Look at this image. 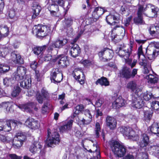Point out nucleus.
<instances>
[{
	"label": "nucleus",
	"mask_w": 159,
	"mask_h": 159,
	"mask_svg": "<svg viewBox=\"0 0 159 159\" xmlns=\"http://www.w3.org/2000/svg\"><path fill=\"white\" fill-rule=\"evenodd\" d=\"M95 131L96 137H99L100 136L99 133L101 132V128L100 125L98 122H97L96 124Z\"/></svg>",
	"instance_id": "56"
},
{
	"label": "nucleus",
	"mask_w": 159,
	"mask_h": 159,
	"mask_svg": "<svg viewBox=\"0 0 159 159\" xmlns=\"http://www.w3.org/2000/svg\"><path fill=\"white\" fill-rule=\"evenodd\" d=\"M41 92V95L40 92L39 91H37L36 94L37 100L39 103H43L44 98L47 99L49 96L48 92L44 88L42 89Z\"/></svg>",
	"instance_id": "19"
},
{
	"label": "nucleus",
	"mask_w": 159,
	"mask_h": 159,
	"mask_svg": "<svg viewBox=\"0 0 159 159\" xmlns=\"http://www.w3.org/2000/svg\"><path fill=\"white\" fill-rule=\"evenodd\" d=\"M34 119L32 118H28L25 123V125L28 127H30L31 125H32V122Z\"/></svg>",
	"instance_id": "62"
},
{
	"label": "nucleus",
	"mask_w": 159,
	"mask_h": 159,
	"mask_svg": "<svg viewBox=\"0 0 159 159\" xmlns=\"http://www.w3.org/2000/svg\"><path fill=\"white\" fill-rule=\"evenodd\" d=\"M84 107L82 104L78 105H77L73 110V113L71 116V117L74 119L84 109Z\"/></svg>",
	"instance_id": "38"
},
{
	"label": "nucleus",
	"mask_w": 159,
	"mask_h": 159,
	"mask_svg": "<svg viewBox=\"0 0 159 159\" xmlns=\"http://www.w3.org/2000/svg\"><path fill=\"white\" fill-rule=\"evenodd\" d=\"M111 147L114 154L119 157L124 156L126 153L125 147L119 142L113 141L111 143Z\"/></svg>",
	"instance_id": "5"
},
{
	"label": "nucleus",
	"mask_w": 159,
	"mask_h": 159,
	"mask_svg": "<svg viewBox=\"0 0 159 159\" xmlns=\"http://www.w3.org/2000/svg\"><path fill=\"white\" fill-rule=\"evenodd\" d=\"M50 79L52 82L60 83L63 79L62 74L58 69H54L51 74Z\"/></svg>",
	"instance_id": "9"
},
{
	"label": "nucleus",
	"mask_w": 159,
	"mask_h": 159,
	"mask_svg": "<svg viewBox=\"0 0 159 159\" xmlns=\"http://www.w3.org/2000/svg\"><path fill=\"white\" fill-rule=\"evenodd\" d=\"M138 58L139 64L144 68V73L145 74L148 73V70L147 67L150 66L149 63L147 61L145 57H140Z\"/></svg>",
	"instance_id": "27"
},
{
	"label": "nucleus",
	"mask_w": 159,
	"mask_h": 159,
	"mask_svg": "<svg viewBox=\"0 0 159 159\" xmlns=\"http://www.w3.org/2000/svg\"><path fill=\"white\" fill-rule=\"evenodd\" d=\"M48 137L46 143L49 147H53L58 144L60 141L59 135L56 132L51 133L50 129H48Z\"/></svg>",
	"instance_id": "4"
},
{
	"label": "nucleus",
	"mask_w": 159,
	"mask_h": 159,
	"mask_svg": "<svg viewBox=\"0 0 159 159\" xmlns=\"http://www.w3.org/2000/svg\"><path fill=\"white\" fill-rule=\"evenodd\" d=\"M113 52L110 49L104 48L98 53L100 57H102L101 59L103 61H106L111 59L113 57Z\"/></svg>",
	"instance_id": "11"
},
{
	"label": "nucleus",
	"mask_w": 159,
	"mask_h": 159,
	"mask_svg": "<svg viewBox=\"0 0 159 159\" xmlns=\"http://www.w3.org/2000/svg\"><path fill=\"white\" fill-rule=\"evenodd\" d=\"M81 28V29L78 35L76 38L74 39L73 42H71V44L72 46L70 49V53L71 56L73 57H76L78 56L81 52V49L78 44L75 43L80 36L84 32V28H83V27L82 26Z\"/></svg>",
	"instance_id": "7"
},
{
	"label": "nucleus",
	"mask_w": 159,
	"mask_h": 159,
	"mask_svg": "<svg viewBox=\"0 0 159 159\" xmlns=\"http://www.w3.org/2000/svg\"><path fill=\"white\" fill-rule=\"evenodd\" d=\"M106 122L107 126L111 129H114L116 126V120L113 117L107 116L106 118Z\"/></svg>",
	"instance_id": "28"
},
{
	"label": "nucleus",
	"mask_w": 159,
	"mask_h": 159,
	"mask_svg": "<svg viewBox=\"0 0 159 159\" xmlns=\"http://www.w3.org/2000/svg\"><path fill=\"white\" fill-rule=\"evenodd\" d=\"M142 140L139 143V145L140 146V148H141V149H143L144 151L146 152V150L148 149V144L149 143V137L146 134H143L142 135Z\"/></svg>",
	"instance_id": "21"
},
{
	"label": "nucleus",
	"mask_w": 159,
	"mask_h": 159,
	"mask_svg": "<svg viewBox=\"0 0 159 159\" xmlns=\"http://www.w3.org/2000/svg\"><path fill=\"white\" fill-rule=\"evenodd\" d=\"M84 113L86 118H83L81 120L82 122L84 124H89L92 120V116L89 110L86 109L84 111Z\"/></svg>",
	"instance_id": "32"
},
{
	"label": "nucleus",
	"mask_w": 159,
	"mask_h": 159,
	"mask_svg": "<svg viewBox=\"0 0 159 159\" xmlns=\"http://www.w3.org/2000/svg\"><path fill=\"white\" fill-rule=\"evenodd\" d=\"M74 20L73 17H69L65 18L64 21V23L67 28L66 31V35L69 37H72L73 36V29L70 26L73 24Z\"/></svg>",
	"instance_id": "15"
},
{
	"label": "nucleus",
	"mask_w": 159,
	"mask_h": 159,
	"mask_svg": "<svg viewBox=\"0 0 159 159\" xmlns=\"http://www.w3.org/2000/svg\"><path fill=\"white\" fill-rule=\"evenodd\" d=\"M58 4L57 3H47L46 7L50 11L51 15L55 16H59L60 13L59 11Z\"/></svg>",
	"instance_id": "12"
},
{
	"label": "nucleus",
	"mask_w": 159,
	"mask_h": 159,
	"mask_svg": "<svg viewBox=\"0 0 159 159\" xmlns=\"http://www.w3.org/2000/svg\"><path fill=\"white\" fill-rule=\"evenodd\" d=\"M143 7L142 5H138V10L137 13V16L134 19V22L136 24L144 25L145 22L143 20Z\"/></svg>",
	"instance_id": "14"
},
{
	"label": "nucleus",
	"mask_w": 159,
	"mask_h": 159,
	"mask_svg": "<svg viewBox=\"0 0 159 159\" xmlns=\"http://www.w3.org/2000/svg\"><path fill=\"white\" fill-rule=\"evenodd\" d=\"M9 52L8 48L5 46L0 45V56L5 57Z\"/></svg>",
	"instance_id": "43"
},
{
	"label": "nucleus",
	"mask_w": 159,
	"mask_h": 159,
	"mask_svg": "<svg viewBox=\"0 0 159 159\" xmlns=\"http://www.w3.org/2000/svg\"><path fill=\"white\" fill-rule=\"evenodd\" d=\"M148 159V155L145 153L142 152L140 153L139 155H137L136 159Z\"/></svg>",
	"instance_id": "61"
},
{
	"label": "nucleus",
	"mask_w": 159,
	"mask_h": 159,
	"mask_svg": "<svg viewBox=\"0 0 159 159\" xmlns=\"http://www.w3.org/2000/svg\"><path fill=\"white\" fill-rule=\"evenodd\" d=\"M21 122L18 121L16 120H11L7 121L6 123L4 122L2 130L5 132H9L11 130V124H14V125H18L19 124H21Z\"/></svg>",
	"instance_id": "20"
},
{
	"label": "nucleus",
	"mask_w": 159,
	"mask_h": 159,
	"mask_svg": "<svg viewBox=\"0 0 159 159\" xmlns=\"http://www.w3.org/2000/svg\"><path fill=\"white\" fill-rule=\"evenodd\" d=\"M73 75L75 80H78L81 84L83 85L84 84L85 77L81 70L75 69L73 72Z\"/></svg>",
	"instance_id": "18"
},
{
	"label": "nucleus",
	"mask_w": 159,
	"mask_h": 159,
	"mask_svg": "<svg viewBox=\"0 0 159 159\" xmlns=\"http://www.w3.org/2000/svg\"><path fill=\"white\" fill-rule=\"evenodd\" d=\"M113 98L115 100L112 104V107L114 108H119L124 106L125 104V101L121 96H119L116 99L114 98Z\"/></svg>",
	"instance_id": "24"
},
{
	"label": "nucleus",
	"mask_w": 159,
	"mask_h": 159,
	"mask_svg": "<svg viewBox=\"0 0 159 159\" xmlns=\"http://www.w3.org/2000/svg\"><path fill=\"white\" fill-rule=\"evenodd\" d=\"M46 2L47 3H57V4L60 6L63 7L65 10V14L67 12L68 10L70 7V5L68 3L66 7H63L65 4L64 1L63 0H46Z\"/></svg>",
	"instance_id": "31"
},
{
	"label": "nucleus",
	"mask_w": 159,
	"mask_h": 159,
	"mask_svg": "<svg viewBox=\"0 0 159 159\" xmlns=\"http://www.w3.org/2000/svg\"><path fill=\"white\" fill-rule=\"evenodd\" d=\"M132 45L131 44L127 48L124 49L120 47L115 51L116 53L120 57L124 58L126 63L130 66L131 68L134 67L137 62L136 60L134 59L132 61V59L129 58L132 53Z\"/></svg>",
	"instance_id": "2"
},
{
	"label": "nucleus",
	"mask_w": 159,
	"mask_h": 159,
	"mask_svg": "<svg viewBox=\"0 0 159 159\" xmlns=\"http://www.w3.org/2000/svg\"><path fill=\"white\" fill-rule=\"evenodd\" d=\"M146 55L149 60H154L159 54V50L155 49H146Z\"/></svg>",
	"instance_id": "22"
},
{
	"label": "nucleus",
	"mask_w": 159,
	"mask_h": 159,
	"mask_svg": "<svg viewBox=\"0 0 159 159\" xmlns=\"http://www.w3.org/2000/svg\"><path fill=\"white\" fill-rule=\"evenodd\" d=\"M131 106L134 108L138 109L142 108L145 103L139 94L137 95H132Z\"/></svg>",
	"instance_id": "10"
},
{
	"label": "nucleus",
	"mask_w": 159,
	"mask_h": 159,
	"mask_svg": "<svg viewBox=\"0 0 159 159\" xmlns=\"http://www.w3.org/2000/svg\"><path fill=\"white\" fill-rule=\"evenodd\" d=\"M13 79L11 78H6L3 80V83L4 85L6 86H11V84L14 83L15 81V78H13Z\"/></svg>",
	"instance_id": "48"
},
{
	"label": "nucleus",
	"mask_w": 159,
	"mask_h": 159,
	"mask_svg": "<svg viewBox=\"0 0 159 159\" xmlns=\"http://www.w3.org/2000/svg\"><path fill=\"white\" fill-rule=\"evenodd\" d=\"M65 96V93H63L59 95L58 97V100L60 101V103L61 104L63 105L64 103L63 99H64Z\"/></svg>",
	"instance_id": "63"
},
{
	"label": "nucleus",
	"mask_w": 159,
	"mask_h": 159,
	"mask_svg": "<svg viewBox=\"0 0 159 159\" xmlns=\"http://www.w3.org/2000/svg\"><path fill=\"white\" fill-rule=\"evenodd\" d=\"M150 33L152 35H155L159 33V25L157 24L151 25L149 28Z\"/></svg>",
	"instance_id": "40"
},
{
	"label": "nucleus",
	"mask_w": 159,
	"mask_h": 159,
	"mask_svg": "<svg viewBox=\"0 0 159 159\" xmlns=\"http://www.w3.org/2000/svg\"><path fill=\"white\" fill-rule=\"evenodd\" d=\"M42 146V145L40 142L38 141H34L30 146L29 150L30 152L33 154L37 153L38 152L40 151Z\"/></svg>",
	"instance_id": "25"
},
{
	"label": "nucleus",
	"mask_w": 159,
	"mask_h": 159,
	"mask_svg": "<svg viewBox=\"0 0 159 159\" xmlns=\"http://www.w3.org/2000/svg\"><path fill=\"white\" fill-rule=\"evenodd\" d=\"M120 130L126 138L135 141L139 139V135L131 128L122 126L120 128Z\"/></svg>",
	"instance_id": "6"
},
{
	"label": "nucleus",
	"mask_w": 159,
	"mask_h": 159,
	"mask_svg": "<svg viewBox=\"0 0 159 159\" xmlns=\"http://www.w3.org/2000/svg\"><path fill=\"white\" fill-rule=\"evenodd\" d=\"M125 30L122 26L120 27L118 25H116L113 27L112 30H111V34L112 35L115 33L117 34L114 37V39H115L117 35H120L121 37V38H123L125 35Z\"/></svg>",
	"instance_id": "23"
},
{
	"label": "nucleus",
	"mask_w": 159,
	"mask_h": 159,
	"mask_svg": "<svg viewBox=\"0 0 159 159\" xmlns=\"http://www.w3.org/2000/svg\"><path fill=\"white\" fill-rule=\"evenodd\" d=\"M137 54L138 57L139 58L141 57H141H145L144 52H143V48L142 45H140L138 48Z\"/></svg>",
	"instance_id": "60"
},
{
	"label": "nucleus",
	"mask_w": 159,
	"mask_h": 159,
	"mask_svg": "<svg viewBox=\"0 0 159 159\" xmlns=\"http://www.w3.org/2000/svg\"><path fill=\"white\" fill-rule=\"evenodd\" d=\"M107 11L104 8L101 7L95 8L93 14L92 16L95 20H97L105 12Z\"/></svg>",
	"instance_id": "29"
},
{
	"label": "nucleus",
	"mask_w": 159,
	"mask_h": 159,
	"mask_svg": "<svg viewBox=\"0 0 159 159\" xmlns=\"http://www.w3.org/2000/svg\"><path fill=\"white\" fill-rule=\"evenodd\" d=\"M151 107L153 110L159 111V102L157 101H153L151 103Z\"/></svg>",
	"instance_id": "57"
},
{
	"label": "nucleus",
	"mask_w": 159,
	"mask_h": 159,
	"mask_svg": "<svg viewBox=\"0 0 159 159\" xmlns=\"http://www.w3.org/2000/svg\"><path fill=\"white\" fill-rule=\"evenodd\" d=\"M10 69L9 66L6 64L0 65V71L1 73H4L8 71Z\"/></svg>",
	"instance_id": "53"
},
{
	"label": "nucleus",
	"mask_w": 159,
	"mask_h": 159,
	"mask_svg": "<svg viewBox=\"0 0 159 159\" xmlns=\"http://www.w3.org/2000/svg\"><path fill=\"white\" fill-rule=\"evenodd\" d=\"M106 20L108 24L114 25L115 23H118V17L114 15L109 14L106 16Z\"/></svg>",
	"instance_id": "33"
},
{
	"label": "nucleus",
	"mask_w": 159,
	"mask_h": 159,
	"mask_svg": "<svg viewBox=\"0 0 159 159\" xmlns=\"http://www.w3.org/2000/svg\"><path fill=\"white\" fill-rule=\"evenodd\" d=\"M152 116V113L147 111L144 112V118L146 121H148L151 119Z\"/></svg>",
	"instance_id": "52"
},
{
	"label": "nucleus",
	"mask_w": 159,
	"mask_h": 159,
	"mask_svg": "<svg viewBox=\"0 0 159 159\" xmlns=\"http://www.w3.org/2000/svg\"><path fill=\"white\" fill-rule=\"evenodd\" d=\"M104 100L102 98H100L96 101L95 103V106L96 107H99L101 106L104 103Z\"/></svg>",
	"instance_id": "64"
},
{
	"label": "nucleus",
	"mask_w": 159,
	"mask_h": 159,
	"mask_svg": "<svg viewBox=\"0 0 159 159\" xmlns=\"http://www.w3.org/2000/svg\"><path fill=\"white\" fill-rule=\"evenodd\" d=\"M16 13L15 10L13 9H11L9 13V16L10 18L11 19H14V20H16L17 19V17L15 16Z\"/></svg>",
	"instance_id": "58"
},
{
	"label": "nucleus",
	"mask_w": 159,
	"mask_h": 159,
	"mask_svg": "<svg viewBox=\"0 0 159 159\" xmlns=\"http://www.w3.org/2000/svg\"><path fill=\"white\" fill-rule=\"evenodd\" d=\"M73 121L70 120L68 121L66 124L60 127V130L61 132L66 131L70 129L72 127Z\"/></svg>",
	"instance_id": "37"
},
{
	"label": "nucleus",
	"mask_w": 159,
	"mask_h": 159,
	"mask_svg": "<svg viewBox=\"0 0 159 159\" xmlns=\"http://www.w3.org/2000/svg\"><path fill=\"white\" fill-rule=\"evenodd\" d=\"M67 42L68 40L66 39L57 38L52 42V45L48 47V50H49L50 52L52 51L54 47L58 48H61L65 45Z\"/></svg>",
	"instance_id": "8"
},
{
	"label": "nucleus",
	"mask_w": 159,
	"mask_h": 159,
	"mask_svg": "<svg viewBox=\"0 0 159 159\" xmlns=\"http://www.w3.org/2000/svg\"><path fill=\"white\" fill-rule=\"evenodd\" d=\"M141 92H140L139 96L141 97V98L142 99V97L143 98V99L146 101H148L151 98L152 96V93L150 92H148L147 91L144 93L142 94Z\"/></svg>",
	"instance_id": "45"
},
{
	"label": "nucleus",
	"mask_w": 159,
	"mask_h": 159,
	"mask_svg": "<svg viewBox=\"0 0 159 159\" xmlns=\"http://www.w3.org/2000/svg\"><path fill=\"white\" fill-rule=\"evenodd\" d=\"M18 107L23 111L27 112H30L31 111V103H29L27 104L20 105Z\"/></svg>",
	"instance_id": "46"
},
{
	"label": "nucleus",
	"mask_w": 159,
	"mask_h": 159,
	"mask_svg": "<svg viewBox=\"0 0 159 159\" xmlns=\"http://www.w3.org/2000/svg\"><path fill=\"white\" fill-rule=\"evenodd\" d=\"M48 53L47 54H45L44 55V57H43L44 60L45 61H49L52 58V55L50 53L51 51L50 52L49 50H48Z\"/></svg>",
	"instance_id": "59"
},
{
	"label": "nucleus",
	"mask_w": 159,
	"mask_h": 159,
	"mask_svg": "<svg viewBox=\"0 0 159 159\" xmlns=\"http://www.w3.org/2000/svg\"><path fill=\"white\" fill-rule=\"evenodd\" d=\"M127 88L134 93L133 95H137L140 93H139L141 91L139 86L137 85L136 82L134 81H131L128 83L127 85Z\"/></svg>",
	"instance_id": "16"
},
{
	"label": "nucleus",
	"mask_w": 159,
	"mask_h": 159,
	"mask_svg": "<svg viewBox=\"0 0 159 159\" xmlns=\"http://www.w3.org/2000/svg\"><path fill=\"white\" fill-rule=\"evenodd\" d=\"M39 127V124L38 121L34 119L32 125L29 127L34 130L38 129Z\"/></svg>",
	"instance_id": "55"
},
{
	"label": "nucleus",
	"mask_w": 159,
	"mask_h": 159,
	"mask_svg": "<svg viewBox=\"0 0 159 159\" xmlns=\"http://www.w3.org/2000/svg\"><path fill=\"white\" fill-rule=\"evenodd\" d=\"M20 92V89L19 87L16 86L14 87L11 93V95L13 97L17 96Z\"/></svg>",
	"instance_id": "54"
},
{
	"label": "nucleus",
	"mask_w": 159,
	"mask_h": 159,
	"mask_svg": "<svg viewBox=\"0 0 159 159\" xmlns=\"http://www.w3.org/2000/svg\"><path fill=\"white\" fill-rule=\"evenodd\" d=\"M96 84L97 85L99 84L102 86L104 85L106 86L109 85V82L107 80V78L103 77L98 79L96 81Z\"/></svg>",
	"instance_id": "41"
},
{
	"label": "nucleus",
	"mask_w": 159,
	"mask_h": 159,
	"mask_svg": "<svg viewBox=\"0 0 159 159\" xmlns=\"http://www.w3.org/2000/svg\"><path fill=\"white\" fill-rule=\"evenodd\" d=\"M16 137L17 139V140L20 142H23L26 139V136L25 133L21 132L18 133L16 135Z\"/></svg>",
	"instance_id": "49"
},
{
	"label": "nucleus",
	"mask_w": 159,
	"mask_h": 159,
	"mask_svg": "<svg viewBox=\"0 0 159 159\" xmlns=\"http://www.w3.org/2000/svg\"><path fill=\"white\" fill-rule=\"evenodd\" d=\"M52 30L50 26L39 25L33 28L32 33L39 37H44L51 34Z\"/></svg>",
	"instance_id": "3"
},
{
	"label": "nucleus",
	"mask_w": 159,
	"mask_h": 159,
	"mask_svg": "<svg viewBox=\"0 0 159 159\" xmlns=\"http://www.w3.org/2000/svg\"><path fill=\"white\" fill-rule=\"evenodd\" d=\"M158 128V124L157 123H154L150 128V132L149 133L151 132L154 134H157Z\"/></svg>",
	"instance_id": "51"
},
{
	"label": "nucleus",
	"mask_w": 159,
	"mask_h": 159,
	"mask_svg": "<svg viewBox=\"0 0 159 159\" xmlns=\"http://www.w3.org/2000/svg\"><path fill=\"white\" fill-rule=\"evenodd\" d=\"M10 60L15 64H22L24 63L23 60L21 57L20 55L16 53L15 52L11 53Z\"/></svg>",
	"instance_id": "26"
},
{
	"label": "nucleus",
	"mask_w": 159,
	"mask_h": 159,
	"mask_svg": "<svg viewBox=\"0 0 159 159\" xmlns=\"http://www.w3.org/2000/svg\"><path fill=\"white\" fill-rule=\"evenodd\" d=\"M121 75L126 79H129L131 77V70L127 67H125L122 70Z\"/></svg>",
	"instance_id": "42"
},
{
	"label": "nucleus",
	"mask_w": 159,
	"mask_h": 159,
	"mask_svg": "<svg viewBox=\"0 0 159 159\" xmlns=\"http://www.w3.org/2000/svg\"><path fill=\"white\" fill-rule=\"evenodd\" d=\"M26 69L23 66H20L13 73L12 76L15 80L20 82L21 87L28 89L31 86V78L30 76L25 75Z\"/></svg>",
	"instance_id": "1"
},
{
	"label": "nucleus",
	"mask_w": 159,
	"mask_h": 159,
	"mask_svg": "<svg viewBox=\"0 0 159 159\" xmlns=\"http://www.w3.org/2000/svg\"><path fill=\"white\" fill-rule=\"evenodd\" d=\"M0 32L4 38L7 37L9 34V29L6 25H0Z\"/></svg>",
	"instance_id": "44"
},
{
	"label": "nucleus",
	"mask_w": 159,
	"mask_h": 159,
	"mask_svg": "<svg viewBox=\"0 0 159 159\" xmlns=\"http://www.w3.org/2000/svg\"><path fill=\"white\" fill-rule=\"evenodd\" d=\"M32 9L33 10V14L32 18L34 19L39 15L41 11V8L38 4L34 2L33 3Z\"/></svg>",
	"instance_id": "34"
},
{
	"label": "nucleus",
	"mask_w": 159,
	"mask_h": 159,
	"mask_svg": "<svg viewBox=\"0 0 159 159\" xmlns=\"http://www.w3.org/2000/svg\"><path fill=\"white\" fill-rule=\"evenodd\" d=\"M133 11L132 7L131 6H122L120 11V13L122 15L127 16L129 14L130 12Z\"/></svg>",
	"instance_id": "36"
},
{
	"label": "nucleus",
	"mask_w": 159,
	"mask_h": 159,
	"mask_svg": "<svg viewBox=\"0 0 159 159\" xmlns=\"http://www.w3.org/2000/svg\"><path fill=\"white\" fill-rule=\"evenodd\" d=\"M32 9L33 10V14L32 18L34 19L39 15L41 11V8L38 4L34 2L33 3Z\"/></svg>",
	"instance_id": "35"
},
{
	"label": "nucleus",
	"mask_w": 159,
	"mask_h": 159,
	"mask_svg": "<svg viewBox=\"0 0 159 159\" xmlns=\"http://www.w3.org/2000/svg\"><path fill=\"white\" fill-rule=\"evenodd\" d=\"M145 78L148 80V82L151 84H155L158 81V77L151 74L147 75Z\"/></svg>",
	"instance_id": "39"
},
{
	"label": "nucleus",
	"mask_w": 159,
	"mask_h": 159,
	"mask_svg": "<svg viewBox=\"0 0 159 159\" xmlns=\"http://www.w3.org/2000/svg\"><path fill=\"white\" fill-rule=\"evenodd\" d=\"M148 7H150L152 13V15L151 16H149L151 17H153L156 16L157 14V13L159 11V9L158 8L152 5L151 4H148Z\"/></svg>",
	"instance_id": "47"
},
{
	"label": "nucleus",
	"mask_w": 159,
	"mask_h": 159,
	"mask_svg": "<svg viewBox=\"0 0 159 159\" xmlns=\"http://www.w3.org/2000/svg\"><path fill=\"white\" fill-rule=\"evenodd\" d=\"M2 108L6 110L7 113H11L14 111L13 105L11 102H4L0 103V108Z\"/></svg>",
	"instance_id": "30"
},
{
	"label": "nucleus",
	"mask_w": 159,
	"mask_h": 159,
	"mask_svg": "<svg viewBox=\"0 0 159 159\" xmlns=\"http://www.w3.org/2000/svg\"><path fill=\"white\" fill-rule=\"evenodd\" d=\"M46 48L45 45L42 47H36L34 48L33 50V52L37 55H39Z\"/></svg>",
	"instance_id": "50"
},
{
	"label": "nucleus",
	"mask_w": 159,
	"mask_h": 159,
	"mask_svg": "<svg viewBox=\"0 0 159 159\" xmlns=\"http://www.w3.org/2000/svg\"><path fill=\"white\" fill-rule=\"evenodd\" d=\"M150 154L159 159V145L158 144L149 145L146 150Z\"/></svg>",
	"instance_id": "17"
},
{
	"label": "nucleus",
	"mask_w": 159,
	"mask_h": 159,
	"mask_svg": "<svg viewBox=\"0 0 159 159\" xmlns=\"http://www.w3.org/2000/svg\"><path fill=\"white\" fill-rule=\"evenodd\" d=\"M55 58L52 59V61L53 62L57 61L58 65L62 67H66L69 64V60L66 56H55Z\"/></svg>",
	"instance_id": "13"
}]
</instances>
